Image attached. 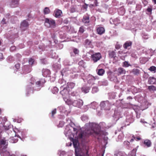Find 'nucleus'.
I'll return each mask as SVG.
<instances>
[{
    "instance_id": "obj_51",
    "label": "nucleus",
    "mask_w": 156,
    "mask_h": 156,
    "mask_svg": "<svg viewBox=\"0 0 156 156\" xmlns=\"http://www.w3.org/2000/svg\"><path fill=\"white\" fill-rule=\"evenodd\" d=\"M70 11L71 12H73L75 11V9L74 8H73L71 9Z\"/></svg>"
},
{
    "instance_id": "obj_48",
    "label": "nucleus",
    "mask_w": 156,
    "mask_h": 156,
    "mask_svg": "<svg viewBox=\"0 0 156 156\" xmlns=\"http://www.w3.org/2000/svg\"><path fill=\"white\" fill-rule=\"evenodd\" d=\"M88 5L86 4L83 5V7L84 9H86L87 8Z\"/></svg>"
},
{
    "instance_id": "obj_22",
    "label": "nucleus",
    "mask_w": 156,
    "mask_h": 156,
    "mask_svg": "<svg viewBox=\"0 0 156 156\" xmlns=\"http://www.w3.org/2000/svg\"><path fill=\"white\" fill-rule=\"evenodd\" d=\"M148 88L151 92H153L156 90V87L153 85L149 86Z\"/></svg>"
},
{
    "instance_id": "obj_32",
    "label": "nucleus",
    "mask_w": 156,
    "mask_h": 156,
    "mask_svg": "<svg viewBox=\"0 0 156 156\" xmlns=\"http://www.w3.org/2000/svg\"><path fill=\"white\" fill-rule=\"evenodd\" d=\"M84 31V27L81 26L80 28L79 33L80 34H83Z\"/></svg>"
},
{
    "instance_id": "obj_7",
    "label": "nucleus",
    "mask_w": 156,
    "mask_h": 156,
    "mask_svg": "<svg viewBox=\"0 0 156 156\" xmlns=\"http://www.w3.org/2000/svg\"><path fill=\"white\" fill-rule=\"evenodd\" d=\"M82 22L85 25L88 26L90 24V17L88 15H85L83 16L82 20Z\"/></svg>"
},
{
    "instance_id": "obj_24",
    "label": "nucleus",
    "mask_w": 156,
    "mask_h": 156,
    "mask_svg": "<svg viewBox=\"0 0 156 156\" xmlns=\"http://www.w3.org/2000/svg\"><path fill=\"white\" fill-rule=\"evenodd\" d=\"M43 12L44 14H47L49 13H50V11L48 8L45 7L44 8Z\"/></svg>"
},
{
    "instance_id": "obj_1",
    "label": "nucleus",
    "mask_w": 156,
    "mask_h": 156,
    "mask_svg": "<svg viewBox=\"0 0 156 156\" xmlns=\"http://www.w3.org/2000/svg\"><path fill=\"white\" fill-rule=\"evenodd\" d=\"M86 125V126H89V128L79 134L78 137L79 139L85 140L90 135L100 136L102 134L103 131L101 130V127L99 125L93 123L87 124Z\"/></svg>"
},
{
    "instance_id": "obj_28",
    "label": "nucleus",
    "mask_w": 156,
    "mask_h": 156,
    "mask_svg": "<svg viewBox=\"0 0 156 156\" xmlns=\"http://www.w3.org/2000/svg\"><path fill=\"white\" fill-rule=\"evenodd\" d=\"M82 90L85 93H87L89 92V88L88 87H83L82 88Z\"/></svg>"
},
{
    "instance_id": "obj_34",
    "label": "nucleus",
    "mask_w": 156,
    "mask_h": 156,
    "mask_svg": "<svg viewBox=\"0 0 156 156\" xmlns=\"http://www.w3.org/2000/svg\"><path fill=\"white\" fill-rule=\"evenodd\" d=\"M136 150L135 149H133L131 152V156H136Z\"/></svg>"
},
{
    "instance_id": "obj_43",
    "label": "nucleus",
    "mask_w": 156,
    "mask_h": 156,
    "mask_svg": "<svg viewBox=\"0 0 156 156\" xmlns=\"http://www.w3.org/2000/svg\"><path fill=\"white\" fill-rule=\"evenodd\" d=\"M120 46L119 44H116L115 46V48L116 49H119L120 48Z\"/></svg>"
},
{
    "instance_id": "obj_57",
    "label": "nucleus",
    "mask_w": 156,
    "mask_h": 156,
    "mask_svg": "<svg viewBox=\"0 0 156 156\" xmlns=\"http://www.w3.org/2000/svg\"><path fill=\"white\" fill-rule=\"evenodd\" d=\"M9 156H16V155L14 154H10L9 155Z\"/></svg>"
},
{
    "instance_id": "obj_58",
    "label": "nucleus",
    "mask_w": 156,
    "mask_h": 156,
    "mask_svg": "<svg viewBox=\"0 0 156 156\" xmlns=\"http://www.w3.org/2000/svg\"><path fill=\"white\" fill-rule=\"evenodd\" d=\"M153 2H154V4H156V0H153Z\"/></svg>"
},
{
    "instance_id": "obj_53",
    "label": "nucleus",
    "mask_w": 156,
    "mask_h": 156,
    "mask_svg": "<svg viewBox=\"0 0 156 156\" xmlns=\"http://www.w3.org/2000/svg\"><path fill=\"white\" fill-rule=\"evenodd\" d=\"M97 89L96 88H93L92 91H97Z\"/></svg>"
},
{
    "instance_id": "obj_55",
    "label": "nucleus",
    "mask_w": 156,
    "mask_h": 156,
    "mask_svg": "<svg viewBox=\"0 0 156 156\" xmlns=\"http://www.w3.org/2000/svg\"><path fill=\"white\" fill-rule=\"evenodd\" d=\"M104 124H105V123L104 122H101L100 123V126H101V125H104Z\"/></svg>"
},
{
    "instance_id": "obj_23",
    "label": "nucleus",
    "mask_w": 156,
    "mask_h": 156,
    "mask_svg": "<svg viewBox=\"0 0 156 156\" xmlns=\"http://www.w3.org/2000/svg\"><path fill=\"white\" fill-rule=\"evenodd\" d=\"M67 84L68 87L71 89L73 88L75 85V83L73 82L68 83Z\"/></svg>"
},
{
    "instance_id": "obj_15",
    "label": "nucleus",
    "mask_w": 156,
    "mask_h": 156,
    "mask_svg": "<svg viewBox=\"0 0 156 156\" xmlns=\"http://www.w3.org/2000/svg\"><path fill=\"white\" fill-rule=\"evenodd\" d=\"M19 2V0H12L11 5L12 7L14 8L17 6Z\"/></svg>"
},
{
    "instance_id": "obj_63",
    "label": "nucleus",
    "mask_w": 156,
    "mask_h": 156,
    "mask_svg": "<svg viewBox=\"0 0 156 156\" xmlns=\"http://www.w3.org/2000/svg\"><path fill=\"white\" fill-rule=\"evenodd\" d=\"M82 62H81V61L80 62H79V64H80V63H81Z\"/></svg>"
},
{
    "instance_id": "obj_46",
    "label": "nucleus",
    "mask_w": 156,
    "mask_h": 156,
    "mask_svg": "<svg viewBox=\"0 0 156 156\" xmlns=\"http://www.w3.org/2000/svg\"><path fill=\"white\" fill-rule=\"evenodd\" d=\"M16 49V47L14 46H12L10 48V50L11 51H13Z\"/></svg>"
},
{
    "instance_id": "obj_29",
    "label": "nucleus",
    "mask_w": 156,
    "mask_h": 156,
    "mask_svg": "<svg viewBox=\"0 0 156 156\" xmlns=\"http://www.w3.org/2000/svg\"><path fill=\"white\" fill-rule=\"evenodd\" d=\"M117 156H127L126 154L121 151L119 152L117 154Z\"/></svg>"
},
{
    "instance_id": "obj_38",
    "label": "nucleus",
    "mask_w": 156,
    "mask_h": 156,
    "mask_svg": "<svg viewBox=\"0 0 156 156\" xmlns=\"http://www.w3.org/2000/svg\"><path fill=\"white\" fill-rule=\"evenodd\" d=\"M15 67L16 69H19L20 68V64L19 63L16 64L15 66Z\"/></svg>"
},
{
    "instance_id": "obj_30",
    "label": "nucleus",
    "mask_w": 156,
    "mask_h": 156,
    "mask_svg": "<svg viewBox=\"0 0 156 156\" xmlns=\"http://www.w3.org/2000/svg\"><path fill=\"white\" fill-rule=\"evenodd\" d=\"M149 69L151 71L154 72V73L156 72V67L154 66H151Z\"/></svg>"
},
{
    "instance_id": "obj_21",
    "label": "nucleus",
    "mask_w": 156,
    "mask_h": 156,
    "mask_svg": "<svg viewBox=\"0 0 156 156\" xmlns=\"http://www.w3.org/2000/svg\"><path fill=\"white\" fill-rule=\"evenodd\" d=\"M113 22L115 25L116 26L120 23V21L119 18H116L113 20Z\"/></svg>"
},
{
    "instance_id": "obj_61",
    "label": "nucleus",
    "mask_w": 156,
    "mask_h": 156,
    "mask_svg": "<svg viewBox=\"0 0 156 156\" xmlns=\"http://www.w3.org/2000/svg\"><path fill=\"white\" fill-rule=\"evenodd\" d=\"M128 98H129V99H132V98L131 97H128Z\"/></svg>"
},
{
    "instance_id": "obj_54",
    "label": "nucleus",
    "mask_w": 156,
    "mask_h": 156,
    "mask_svg": "<svg viewBox=\"0 0 156 156\" xmlns=\"http://www.w3.org/2000/svg\"><path fill=\"white\" fill-rule=\"evenodd\" d=\"M2 53H0V60L2 59Z\"/></svg>"
},
{
    "instance_id": "obj_11",
    "label": "nucleus",
    "mask_w": 156,
    "mask_h": 156,
    "mask_svg": "<svg viewBox=\"0 0 156 156\" xmlns=\"http://www.w3.org/2000/svg\"><path fill=\"white\" fill-rule=\"evenodd\" d=\"M84 45L88 47L92 48V41L88 39H86L84 41Z\"/></svg>"
},
{
    "instance_id": "obj_62",
    "label": "nucleus",
    "mask_w": 156,
    "mask_h": 156,
    "mask_svg": "<svg viewBox=\"0 0 156 156\" xmlns=\"http://www.w3.org/2000/svg\"><path fill=\"white\" fill-rule=\"evenodd\" d=\"M28 66H25V67L26 68H28Z\"/></svg>"
},
{
    "instance_id": "obj_6",
    "label": "nucleus",
    "mask_w": 156,
    "mask_h": 156,
    "mask_svg": "<svg viewBox=\"0 0 156 156\" xmlns=\"http://www.w3.org/2000/svg\"><path fill=\"white\" fill-rule=\"evenodd\" d=\"M29 25L28 22L26 20H24L21 23L20 27L24 31L27 28Z\"/></svg>"
},
{
    "instance_id": "obj_52",
    "label": "nucleus",
    "mask_w": 156,
    "mask_h": 156,
    "mask_svg": "<svg viewBox=\"0 0 156 156\" xmlns=\"http://www.w3.org/2000/svg\"><path fill=\"white\" fill-rule=\"evenodd\" d=\"M93 79L95 80H98L99 79V78L98 76H93Z\"/></svg>"
},
{
    "instance_id": "obj_36",
    "label": "nucleus",
    "mask_w": 156,
    "mask_h": 156,
    "mask_svg": "<svg viewBox=\"0 0 156 156\" xmlns=\"http://www.w3.org/2000/svg\"><path fill=\"white\" fill-rule=\"evenodd\" d=\"M73 52L75 54H78L79 52V51L76 48H74L73 49Z\"/></svg>"
},
{
    "instance_id": "obj_59",
    "label": "nucleus",
    "mask_w": 156,
    "mask_h": 156,
    "mask_svg": "<svg viewBox=\"0 0 156 156\" xmlns=\"http://www.w3.org/2000/svg\"><path fill=\"white\" fill-rule=\"evenodd\" d=\"M77 129L75 128H73V130L75 131H76L77 130Z\"/></svg>"
},
{
    "instance_id": "obj_44",
    "label": "nucleus",
    "mask_w": 156,
    "mask_h": 156,
    "mask_svg": "<svg viewBox=\"0 0 156 156\" xmlns=\"http://www.w3.org/2000/svg\"><path fill=\"white\" fill-rule=\"evenodd\" d=\"M152 10V8H148L147 9V12H151Z\"/></svg>"
},
{
    "instance_id": "obj_40",
    "label": "nucleus",
    "mask_w": 156,
    "mask_h": 156,
    "mask_svg": "<svg viewBox=\"0 0 156 156\" xmlns=\"http://www.w3.org/2000/svg\"><path fill=\"white\" fill-rule=\"evenodd\" d=\"M127 2L129 4H132L135 2V0H127Z\"/></svg>"
},
{
    "instance_id": "obj_26",
    "label": "nucleus",
    "mask_w": 156,
    "mask_h": 156,
    "mask_svg": "<svg viewBox=\"0 0 156 156\" xmlns=\"http://www.w3.org/2000/svg\"><path fill=\"white\" fill-rule=\"evenodd\" d=\"M84 151H83V156H89L88 154V148H85L84 150Z\"/></svg>"
},
{
    "instance_id": "obj_19",
    "label": "nucleus",
    "mask_w": 156,
    "mask_h": 156,
    "mask_svg": "<svg viewBox=\"0 0 156 156\" xmlns=\"http://www.w3.org/2000/svg\"><path fill=\"white\" fill-rule=\"evenodd\" d=\"M132 72L134 75L137 76L140 73V71L138 69H134L132 70Z\"/></svg>"
},
{
    "instance_id": "obj_9",
    "label": "nucleus",
    "mask_w": 156,
    "mask_h": 156,
    "mask_svg": "<svg viewBox=\"0 0 156 156\" xmlns=\"http://www.w3.org/2000/svg\"><path fill=\"white\" fill-rule=\"evenodd\" d=\"M97 33L100 35L104 34L105 32V29L104 27L99 26L96 28Z\"/></svg>"
},
{
    "instance_id": "obj_8",
    "label": "nucleus",
    "mask_w": 156,
    "mask_h": 156,
    "mask_svg": "<svg viewBox=\"0 0 156 156\" xmlns=\"http://www.w3.org/2000/svg\"><path fill=\"white\" fill-rule=\"evenodd\" d=\"M73 104L76 106L80 108L83 105V102L82 100L80 99L75 100L73 102Z\"/></svg>"
},
{
    "instance_id": "obj_49",
    "label": "nucleus",
    "mask_w": 156,
    "mask_h": 156,
    "mask_svg": "<svg viewBox=\"0 0 156 156\" xmlns=\"http://www.w3.org/2000/svg\"><path fill=\"white\" fill-rule=\"evenodd\" d=\"M12 138L13 139H12V140H14V139L15 140L14 141H13V142L14 143H15L17 142V141L18 140L17 139H15L14 137H12Z\"/></svg>"
},
{
    "instance_id": "obj_25",
    "label": "nucleus",
    "mask_w": 156,
    "mask_h": 156,
    "mask_svg": "<svg viewBox=\"0 0 156 156\" xmlns=\"http://www.w3.org/2000/svg\"><path fill=\"white\" fill-rule=\"evenodd\" d=\"M105 70L102 69L98 70V74L100 76H102L105 73Z\"/></svg>"
},
{
    "instance_id": "obj_5",
    "label": "nucleus",
    "mask_w": 156,
    "mask_h": 156,
    "mask_svg": "<svg viewBox=\"0 0 156 156\" xmlns=\"http://www.w3.org/2000/svg\"><path fill=\"white\" fill-rule=\"evenodd\" d=\"M6 148V146H5L3 148H0V154L1 156H9V155H10L9 152L5 150Z\"/></svg>"
},
{
    "instance_id": "obj_20",
    "label": "nucleus",
    "mask_w": 156,
    "mask_h": 156,
    "mask_svg": "<svg viewBox=\"0 0 156 156\" xmlns=\"http://www.w3.org/2000/svg\"><path fill=\"white\" fill-rule=\"evenodd\" d=\"M78 143V141L76 140H73V145L74 146V147L75 148V150H76V149L77 151V149L76 148L77 147V144ZM77 152L78 153L80 154L79 152H77Z\"/></svg>"
},
{
    "instance_id": "obj_4",
    "label": "nucleus",
    "mask_w": 156,
    "mask_h": 156,
    "mask_svg": "<svg viewBox=\"0 0 156 156\" xmlns=\"http://www.w3.org/2000/svg\"><path fill=\"white\" fill-rule=\"evenodd\" d=\"M91 58L94 62H96L101 58V56L100 53H96L92 55Z\"/></svg>"
},
{
    "instance_id": "obj_60",
    "label": "nucleus",
    "mask_w": 156,
    "mask_h": 156,
    "mask_svg": "<svg viewBox=\"0 0 156 156\" xmlns=\"http://www.w3.org/2000/svg\"><path fill=\"white\" fill-rule=\"evenodd\" d=\"M137 139L139 140H141V138L139 137H137Z\"/></svg>"
},
{
    "instance_id": "obj_27",
    "label": "nucleus",
    "mask_w": 156,
    "mask_h": 156,
    "mask_svg": "<svg viewBox=\"0 0 156 156\" xmlns=\"http://www.w3.org/2000/svg\"><path fill=\"white\" fill-rule=\"evenodd\" d=\"M131 66V65L128 63V62L125 61L123 62V65L122 66L125 67H127L129 66Z\"/></svg>"
},
{
    "instance_id": "obj_18",
    "label": "nucleus",
    "mask_w": 156,
    "mask_h": 156,
    "mask_svg": "<svg viewBox=\"0 0 156 156\" xmlns=\"http://www.w3.org/2000/svg\"><path fill=\"white\" fill-rule=\"evenodd\" d=\"M144 144L147 147H151V141L150 140L148 139L145 140L144 141Z\"/></svg>"
},
{
    "instance_id": "obj_33",
    "label": "nucleus",
    "mask_w": 156,
    "mask_h": 156,
    "mask_svg": "<svg viewBox=\"0 0 156 156\" xmlns=\"http://www.w3.org/2000/svg\"><path fill=\"white\" fill-rule=\"evenodd\" d=\"M66 94L68 93L67 90L66 89H64L63 90L61 91L60 92V93L63 96L65 94V93Z\"/></svg>"
},
{
    "instance_id": "obj_50",
    "label": "nucleus",
    "mask_w": 156,
    "mask_h": 156,
    "mask_svg": "<svg viewBox=\"0 0 156 156\" xmlns=\"http://www.w3.org/2000/svg\"><path fill=\"white\" fill-rule=\"evenodd\" d=\"M5 18H3L2 20V23L3 24L6 23H5Z\"/></svg>"
},
{
    "instance_id": "obj_17",
    "label": "nucleus",
    "mask_w": 156,
    "mask_h": 156,
    "mask_svg": "<svg viewBox=\"0 0 156 156\" xmlns=\"http://www.w3.org/2000/svg\"><path fill=\"white\" fill-rule=\"evenodd\" d=\"M6 143V140H5L2 139L0 140V148H3L4 146H6L7 145H5Z\"/></svg>"
},
{
    "instance_id": "obj_37",
    "label": "nucleus",
    "mask_w": 156,
    "mask_h": 156,
    "mask_svg": "<svg viewBox=\"0 0 156 156\" xmlns=\"http://www.w3.org/2000/svg\"><path fill=\"white\" fill-rule=\"evenodd\" d=\"M130 143L128 141H125L124 142L123 144L125 146H129V145Z\"/></svg>"
},
{
    "instance_id": "obj_41",
    "label": "nucleus",
    "mask_w": 156,
    "mask_h": 156,
    "mask_svg": "<svg viewBox=\"0 0 156 156\" xmlns=\"http://www.w3.org/2000/svg\"><path fill=\"white\" fill-rule=\"evenodd\" d=\"M31 81L32 82H33V83L32 82H30V85L31 84V85L34 84V82L35 81V80L34 78L32 77L31 78Z\"/></svg>"
},
{
    "instance_id": "obj_3",
    "label": "nucleus",
    "mask_w": 156,
    "mask_h": 156,
    "mask_svg": "<svg viewBox=\"0 0 156 156\" xmlns=\"http://www.w3.org/2000/svg\"><path fill=\"white\" fill-rule=\"evenodd\" d=\"M101 107L105 110L110 109V105L108 101H102L100 104Z\"/></svg>"
},
{
    "instance_id": "obj_35",
    "label": "nucleus",
    "mask_w": 156,
    "mask_h": 156,
    "mask_svg": "<svg viewBox=\"0 0 156 156\" xmlns=\"http://www.w3.org/2000/svg\"><path fill=\"white\" fill-rule=\"evenodd\" d=\"M34 59L31 58H29V62L30 64H31V65H33L34 64Z\"/></svg>"
},
{
    "instance_id": "obj_10",
    "label": "nucleus",
    "mask_w": 156,
    "mask_h": 156,
    "mask_svg": "<svg viewBox=\"0 0 156 156\" xmlns=\"http://www.w3.org/2000/svg\"><path fill=\"white\" fill-rule=\"evenodd\" d=\"M45 82V81L44 80L41 79L36 82L35 85L38 87H42L43 86Z\"/></svg>"
},
{
    "instance_id": "obj_45",
    "label": "nucleus",
    "mask_w": 156,
    "mask_h": 156,
    "mask_svg": "<svg viewBox=\"0 0 156 156\" xmlns=\"http://www.w3.org/2000/svg\"><path fill=\"white\" fill-rule=\"evenodd\" d=\"M94 3L95 4V5L96 6H98V2L97 0H95L94 2Z\"/></svg>"
},
{
    "instance_id": "obj_64",
    "label": "nucleus",
    "mask_w": 156,
    "mask_h": 156,
    "mask_svg": "<svg viewBox=\"0 0 156 156\" xmlns=\"http://www.w3.org/2000/svg\"><path fill=\"white\" fill-rule=\"evenodd\" d=\"M21 156H27L26 155H22Z\"/></svg>"
},
{
    "instance_id": "obj_39",
    "label": "nucleus",
    "mask_w": 156,
    "mask_h": 156,
    "mask_svg": "<svg viewBox=\"0 0 156 156\" xmlns=\"http://www.w3.org/2000/svg\"><path fill=\"white\" fill-rule=\"evenodd\" d=\"M56 109H54L51 112V116L52 117H53L54 115L56 114Z\"/></svg>"
},
{
    "instance_id": "obj_2",
    "label": "nucleus",
    "mask_w": 156,
    "mask_h": 156,
    "mask_svg": "<svg viewBox=\"0 0 156 156\" xmlns=\"http://www.w3.org/2000/svg\"><path fill=\"white\" fill-rule=\"evenodd\" d=\"M45 25L48 27H55V20L51 19L46 18L45 20Z\"/></svg>"
},
{
    "instance_id": "obj_47",
    "label": "nucleus",
    "mask_w": 156,
    "mask_h": 156,
    "mask_svg": "<svg viewBox=\"0 0 156 156\" xmlns=\"http://www.w3.org/2000/svg\"><path fill=\"white\" fill-rule=\"evenodd\" d=\"M54 90H55V92H54V91H53V93H55L56 92H57L58 91V90L57 87H55L53 88Z\"/></svg>"
},
{
    "instance_id": "obj_12",
    "label": "nucleus",
    "mask_w": 156,
    "mask_h": 156,
    "mask_svg": "<svg viewBox=\"0 0 156 156\" xmlns=\"http://www.w3.org/2000/svg\"><path fill=\"white\" fill-rule=\"evenodd\" d=\"M132 44V42L129 41H126L123 45V48L125 49H127L131 47Z\"/></svg>"
},
{
    "instance_id": "obj_14",
    "label": "nucleus",
    "mask_w": 156,
    "mask_h": 156,
    "mask_svg": "<svg viewBox=\"0 0 156 156\" xmlns=\"http://www.w3.org/2000/svg\"><path fill=\"white\" fill-rule=\"evenodd\" d=\"M55 16L56 17L59 18L60 17L61 14L62 13L61 10L59 9L55 10L54 11Z\"/></svg>"
},
{
    "instance_id": "obj_56",
    "label": "nucleus",
    "mask_w": 156,
    "mask_h": 156,
    "mask_svg": "<svg viewBox=\"0 0 156 156\" xmlns=\"http://www.w3.org/2000/svg\"><path fill=\"white\" fill-rule=\"evenodd\" d=\"M118 53L119 54H122V51H119Z\"/></svg>"
},
{
    "instance_id": "obj_16",
    "label": "nucleus",
    "mask_w": 156,
    "mask_h": 156,
    "mask_svg": "<svg viewBox=\"0 0 156 156\" xmlns=\"http://www.w3.org/2000/svg\"><path fill=\"white\" fill-rule=\"evenodd\" d=\"M117 72L119 75L125 74L126 72L125 70L123 68L121 67L119 68L118 69Z\"/></svg>"
},
{
    "instance_id": "obj_31",
    "label": "nucleus",
    "mask_w": 156,
    "mask_h": 156,
    "mask_svg": "<svg viewBox=\"0 0 156 156\" xmlns=\"http://www.w3.org/2000/svg\"><path fill=\"white\" fill-rule=\"evenodd\" d=\"M149 82L151 84H153L155 82V79L154 78H149Z\"/></svg>"
},
{
    "instance_id": "obj_13",
    "label": "nucleus",
    "mask_w": 156,
    "mask_h": 156,
    "mask_svg": "<svg viewBox=\"0 0 156 156\" xmlns=\"http://www.w3.org/2000/svg\"><path fill=\"white\" fill-rule=\"evenodd\" d=\"M116 50L110 51H108V55L109 57L111 58H115L116 57V54L115 52Z\"/></svg>"
},
{
    "instance_id": "obj_42",
    "label": "nucleus",
    "mask_w": 156,
    "mask_h": 156,
    "mask_svg": "<svg viewBox=\"0 0 156 156\" xmlns=\"http://www.w3.org/2000/svg\"><path fill=\"white\" fill-rule=\"evenodd\" d=\"M75 156H83V155H81L80 154L78 153L77 152V150L76 149L75 150Z\"/></svg>"
}]
</instances>
